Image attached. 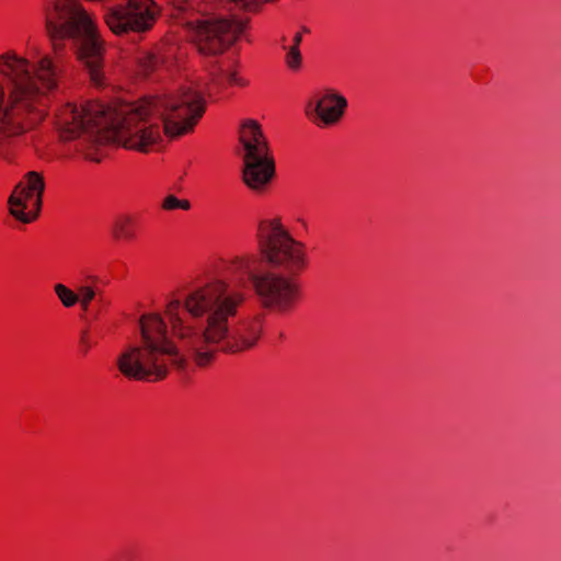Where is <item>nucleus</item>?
Segmentation results:
<instances>
[{
  "label": "nucleus",
  "mask_w": 561,
  "mask_h": 561,
  "mask_svg": "<svg viewBox=\"0 0 561 561\" xmlns=\"http://www.w3.org/2000/svg\"><path fill=\"white\" fill-rule=\"evenodd\" d=\"M245 302V295L239 290H229L221 296L217 309L206 320L201 336V344L193 355V363L198 368H209L220 354H240L254 348L261 340L265 316L256 313L236 322L230 327V320L238 316Z\"/></svg>",
  "instance_id": "3"
},
{
  "label": "nucleus",
  "mask_w": 561,
  "mask_h": 561,
  "mask_svg": "<svg viewBox=\"0 0 561 561\" xmlns=\"http://www.w3.org/2000/svg\"><path fill=\"white\" fill-rule=\"evenodd\" d=\"M191 42L204 56L224 54L244 32L245 22L234 19L195 20L186 23Z\"/></svg>",
  "instance_id": "8"
},
{
  "label": "nucleus",
  "mask_w": 561,
  "mask_h": 561,
  "mask_svg": "<svg viewBox=\"0 0 561 561\" xmlns=\"http://www.w3.org/2000/svg\"><path fill=\"white\" fill-rule=\"evenodd\" d=\"M54 293L65 308H71L76 306L79 301L78 293L73 291L68 286L61 283H57L54 285Z\"/></svg>",
  "instance_id": "18"
},
{
  "label": "nucleus",
  "mask_w": 561,
  "mask_h": 561,
  "mask_svg": "<svg viewBox=\"0 0 561 561\" xmlns=\"http://www.w3.org/2000/svg\"><path fill=\"white\" fill-rule=\"evenodd\" d=\"M234 2L239 8L247 11H256L261 1L260 0H230Z\"/></svg>",
  "instance_id": "25"
},
{
  "label": "nucleus",
  "mask_w": 561,
  "mask_h": 561,
  "mask_svg": "<svg viewBox=\"0 0 561 561\" xmlns=\"http://www.w3.org/2000/svg\"><path fill=\"white\" fill-rule=\"evenodd\" d=\"M28 73H31V65L28 64ZM30 84L36 87L39 93V100L37 102V108H43L45 112V105L43 101L48 91L57 87V71L49 57H43L37 65L35 75H30Z\"/></svg>",
  "instance_id": "16"
},
{
  "label": "nucleus",
  "mask_w": 561,
  "mask_h": 561,
  "mask_svg": "<svg viewBox=\"0 0 561 561\" xmlns=\"http://www.w3.org/2000/svg\"><path fill=\"white\" fill-rule=\"evenodd\" d=\"M45 16L46 31L56 55L62 53L65 39H77L96 26L79 0H50Z\"/></svg>",
  "instance_id": "7"
},
{
  "label": "nucleus",
  "mask_w": 561,
  "mask_h": 561,
  "mask_svg": "<svg viewBox=\"0 0 561 561\" xmlns=\"http://www.w3.org/2000/svg\"><path fill=\"white\" fill-rule=\"evenodd\" d=\"M110 234L115 242H136L141 234L140 217L135 214L118 215L112 224Z\"/></svg>",
  "instance_id": "17"
},
{
  "label": "nucleus",
  "mask_w": 561,
  "mask_h": 561,
  "mask_svg": "<svg viewBox=\"0 0 561 561\" xmlns=\"http://www.w3.org/2000/svg\"><path fill=\"white\" fill-rule=\"evenodd\" d=\"M170 4L179 12L185 11L188 8L187 0H170Z\"/></svg>",
  "instance_id": "26"
},
{
  "label": "nucleus",
  "mask_w": 561,
  "mask_h": 561,
  "mask_svg": "<svg viewBox=\"0 0 561 561\" xmlns=\"http://www.w3.org/2000/svg\"><path fill=\"white\" fill-rule=\"evenodd\" d=\"M347 107V100L333 90L314 93L307 102V117L320 127L334 126L341 122Z\"/></svg>",
  "instance_id": "12"
},
{
  "label": "nucleus",
  "mask_w": 561,
  "mask_h": 561,
  "mask_svg": "<svg viewBox=\"0 0 561 561\" xmlns=\"http://www.w3.org/2000/svg\"><path fill=\"white\" fill-rule=\"evenodd\" d=\"M150 115L149 104L117 110L92 100L80 106L65 104L57 111L55 124L62 141L76 140L84 134H95L99 141L148 153L161 141L159 125L147 124Z\"/></svg>",
  "instance_id": "2"
},
{
  "label": "nucleus",
  "mask_w": 561,
  "mask_h": 561,
  "mask_svg": "<svg viewBox=\"0 0 561 561\" xmlns=\"http://www.w3.org/2000/svg\"><path fill=\"white\" fill-rule=\"evenodd\" d=\"M167 328L159 313L140 317L141 344L127 347L117 358V368L124 377L137 381H160L167 378L170 365L178 369L185 367V359L167 336Z\"/></svg>",
  "instance_id": "4"
},
{
  "label": "nucleus",
  "mask_w": 561,
  "mask_h": 561,
  "mask_svg": "<svg viewBox=\"0 0 561 561\" xmlns=\"http://www.w3.org/2000/svg\"><path fill=\"white\" fill-rule=\"evenodd\" d=\"M242 180L255 194H264L275 178L276 168L273 156L242 158Z\"/></svg>",
  "instance_id": "14"
},
{
  "label": "nucleus",
  "mask_w": 561,
  "mask_h": 561,
  "mask_svg": "<svg viewBox=\"0 0 561 561\" xmlns=\"http://www.w3.org/2000/svg\"><path fill=\"white\" fill-rule=\"evenodd\" d=\"M226 291L227 283L216 279L191 290L183 300L171 298L165 304L163 316L170 332L173 337L193 344L192 356L201 344L203 332L197 321L209 318Z\"/></svg>",
  "instance_id": "6"
},
{
  "label": "nucleus",
  "mask_w": 561,
  "mask_h": 561,
  "mask_svg": "<svg viewBox=\"0 0 561 561\" xmlns=\"http://www.w3.org/2000/svg\"><path fill=\"white\" fill-rule=\"evenodd\" d=\"M153 65L154 57L152 55L147 54L138 58V66L140 68L141 73L145 76L149 75L152 71Z\"/></svg>",
  "instance_id": "24"
},
{
  "label": "nucleus",
  "mask_w": 561,
  "mask_h": 561,
  "mask_svg": "<svg viewBox=\"0 0 561 561\" xmlns=\"http://www.w3.org/2000/svg\"><path fill=\"white\" fill-rule=\"evenodd\" d=\"M205 112L206 100L201 92L191 90L183 92L164 114V134L170 138L192 134Z\"/></svg>",
  "instance_id": "10"
},
{
  "label": "nucleus",
  "mask_w": 561,
  "mask_h": 561,
  "mask_svg": "<svg viewBox=\"0 0 561 561\" xmlns=\"http://www.w3.org/2000/svg\"><path fill=\"white\" fill-rule=\"evenodd\" d=\"M227 83L230 87L245 88L249 81L243 78L237 70H232L227 76Z\"/></svg>",
  "instance_id": "23"
},
{
  "label": "nucleus",
  "mask_w": 561,
  "mask_h": 561,
  "mask_svg": "<svg viewBox=\"0 0 561 561\" xmlns=\"http://www.w3.org/2000/svg\"><path fill=\"white\" fill-rule=\"evenodd\" d=\"M78 48V59L83 64L89 72L90 81L95 87H102L105 83L104 76V42L101 38L98 26L90 33L80 36Z\"/></svg>",
  "instance_id": "13"
},
{
  "label": "nucleus",
  "mask_w": 561,
  "mask_h": 561,
  "mask_svg": "<svg viewBox=\"0 0 561 561\" xmlns=\"http://www.w3.org/2000/svg\"><path fill=\"white\" fill-rule=\"evenodd\" d=\"M239 140L243 150L242 158L273 156L256 121H248L241 125Z\"/></svg>",
  "instance_id": "15"
},
{
  "label": "nucleus",
  "mask_w": 561,
  "mask_h": 561,
  "mask_svg": "<svg viewBox=\"0 0 561 561\" xmlns=\"http://www.w3.org/2000/svg\"><path fill=\"white\" fill-rule=\"evenodd\" d=\"M98 301L101 302V304H104V300H103V298L101 296H100Z\"/></svg>",
  "instance_id": "28"
},
{
  "label": "nucleus",
  "mask_w": 561,
  "mask_h": 561,
  "mask_svg": "<svg viewBox=\"0 0 561 561\" xmlns=\"http://www.w3.org/2000/svg\"><path fill=\"white\" fill-rule=\"evenodd\" d=\"M44 190L43 174L27 172L9 197L10 215L22 224L35 221L42 209Z\"/></svg>",
  "instance_id": "11"
},
{
  "label": "nucleus",
  "mask_w": 561,
  "mask_h": 561,
  "mask_svg": "<svg viewBox=\"0 0 561 561\" xmlns=\"http://www.w3.org/2000/svg\"><path fill=\"white\" fill-rule=\"evenodd\" d=\"M96 345V341L92 337L89 330H83L79 340V352L85 356L92 347Z\"/></svg>",
  "instance_id": "22"
},
{
  "label": "nucleus",
  "mask_w": 561,
  "mask_h": 561,
  "mask_svg": "<svg viewBox=\"0 0 561 561\" xmlns=\"http://www.w3.org/2000/svg\"><path fill=\"white\" fill-rule=\"evenodd\" d=\"M309 31L306 28V27H302L301 31L297 32L295 35H294V38H293V43L290 46H296V47H299L300 46V43L302 41V33H308Z\"/></svg>",
  "instance_id": "27"
},
{
  "label": "nucleus",
  "mask_w": 561,
  "mask_h": 561,
  "mask_svg": "<svg viewBox=\"0 0 561 561\" xmlns=\"http://www.w3.org/2000/svg\"><path fill=\"white\" fill-rule=\"evenodd\" d=\"M79 295V304L81 307V310L83 312H87L90 308L91 302L96 297V291L92 286H81L78 290Z\"/></svg>",
  "instance_id": "20"
},
{
  "label": "nucleus",
  "mask_w": 561,
  "mask_h": 561,
  "mask_svg": "<svg viewBox=\"0 0 561 561\" xmlns=\"http://www.w3.org/2000/svg\"><path fill=\"white\" fill-rule=\"evenodd\" d=\"M301 54L299 47L289 46V49L286 54V66L291 70H298L301 67Z\"/></svg>",
  "instance_id": "21"
},
{
  "label": "nucleus",
  "mask_w": 561,
  "mask_h": 561,
  "mask_svg": "<svg viewBox=\"0 0 561 561\" xmlns=\"http://www.w3.org/2000/svg\"><path fill=\"white\" fill-rule=\"evenodd\" d=\"M255 241L261 262L287 275L273 271L253 272L252 267L257 262L254 254L236 256L231 267L248 273L252 290L263 309L289 314L304 299L302 285L295 277L309 267L307 244L294 238L279 216L257 222Z\"/></svg>",
  "instance_id": "1"
},
{
  "label": "nucleus",
  "mask_w": 561,
  "mask_h": 561,
  "mask_svg": "<svg viewBox=\"0 0 561 561\" xmlns=\"http://www.w3.org/2000/svg\"><path fill=\"white\" fill-rule=\"evenodd\" d=\"M0 72L12 82L8 96L0 85V134L20 135L45 118V111L37 108L38 89L30 84L28 60L14 53L0 57Z\"/></svg>",
  "instance_id": "5"
},
{
  "label": "nucleus",
  "mask_w": 561,
  "mask_h": 561,
  "mask_svg": "<svg viewBox=\"0 0 561 561\" xmlns=\"http://www.w3.org/2000/svg\"><path fill=\"white\" fill-rule=\"evenodd\" d=\"M162 209L171 211L176 209L190 210L191 202L186 198H179L175 195H168L164 197L162 204Z\"/></svg>",
  "instance_id": "19"
},
{
  "label": "nucleus",
  "mask_w": 561,
  "mask_h": 561,
  "mask_svg": "<svg viewBox=\"0 0 561 561\" xmlns=\"http://www.w3.org/2000/svg\"><path fill=\"white\" fill-rule=\"evenodd\" d=\"M157 7L152 0H124L106 9L103 20L117 36L144 33L156 23Z\"/></svg>",
  "instance_id": "9"
}]
</instances>
